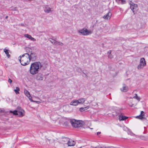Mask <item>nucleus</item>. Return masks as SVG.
<instances>
[{"label":"nucleus","instance_id":"nucleus-2","mask_svg":"<svg viewBox=\"0 0 148 148\" xmlns=\"http://www.w3.org/2000/svg\"><path fill=\"white\" fill-rule=\"evenodd\" d=\"M29 54L28 53H24L22 56H20L18 57L19 60L22 65L26 66L29 64L30 62Z\"/></svg>","mask_w":148,"mask_h":148},{"label":"nucleus","instance_id":"nucleus-35","mask_svg":"<svg viewBox=\"0 0 148 148\" xmlns=\"http://www.w3.org/2000/svg\"><path fill=\"white\" fill-rule=\"evenodd\" d=\"M92 148H103V147H100L99 146H97V147H92Z\"/></svg>","mask_w":148,"mask_h":148},{"label":"nucleus","instance_id":"nucleus-42","mask_svg":"<svg viewBox=\"0 0 148 148\" xmlns=\"http://www.w3.org/2000/svg\"><path fill=\"white\" fill-rule=\"evenodd\" d=\"M2 112V110H0V112L1 113Z\"/></svg>","mask_w":148,"mask_h":148},{"label":"nucleus","instance_id":"nucleus-20","mask_svg":"<svg viewBox=\"0 0 148 148\" xmlns=\"http://www.w3.org/2000/svg\"><path fill=\"white\" fill-rule=\"evenodd\" d=\"M135 96L133 97H130L131 98H134L135 99H136L138 101H139L140 100V98L139 97H138L137 95V94H135Z\"/></svg>","mask_w":148,"mask_h":148},{"label":"nucleus","instance_id":"nucleus-5","mask_svg":"<svg viewBox=\"0 0 148 148\" xmlns=\"http://www.w3.org/2000/svg\"><path fill=\"white\" fill-rule=\"evenodd\" d=\"M130 8L131 10L133 11L135 14L134 11L138 9V6L137 4H135L134 3L132 2V1H130Z\"/></svg>","mask_w":148,"mask_h":148},{"label":"nucleus","instance_id":"nucleus-17","mask_svg":"<svg viewBox=\"0 0 148 148\" xmlns=\"http://www.w3.org/2000/svg\"><path fill=\"white\" fill-rule=\"evenodd\" d=\"M36 79L38 80H43V77L41 74H38L37 75Z\"/></svg>","mask_w":148,"mask_h":148},{"label":"nucleus","instance_id":"nucleus-25","mask_svg":"<svg viewBox=\"0 0 148 148\" xmlns=\"http://www.w3.org/2000/svg\"><path fill=\"white\" fill-rule=\"evenodd\" d=\"M146 63L145 59L144 58H141L140 59V63L143 64Z\"/></svg>","mask_w":148,"mask_h":148},{"label":"nucleus","instance_id":"nucleus-7","mask_svg":"<svg viewBox=\"0 0 148 148\" xmlns=\"http://www.w3.org/2000/svg\"><path fill=\"white\" fill-rule=\"evenodd\" d=\"M30 58V60L35 61L36 60V53H32L29 55Z\"/></svg>","mask_w":148,"mask_h":148},{"label":"nucleus","instance_id":"nucleus-36","mask_svg":"<svg viewBox=\"0 0 148 148\" xmlns=\"http://www.w3.org/2000/svg\"><path fill=\"white\" fill-rule=\"evenodd\" d=\"M119 4H120V2H121V0H115Z\"/></svg>","mask_w":148,"mask_h":148},{"label":"nucleus","instance_id":"nucleus-14","mask_svg":"<svg viewBox=\"0 0 148 148\" xmlns=\"http://www.w3.org/2000/svg\"><path fill=\"white\" fill-rule=\"evenodd\" d=\"M18 116L19 117H22L25 114V111L24 110H21V111L18 112Z\"/></svg>","mask_w":148,"mask_h":148},{"label":"nucleus","instance_id":"nucleus-11","mask_svg":"<svg viewBox=\"0 0 148 148\" xmlns=\"http://www.w3.org/2000/svg\"><path fill=\"white\" fill-rule=\"evenodd\" d=\"M112 15L111 13L110 12H108L106 15H104L103 16V18L105 19H110Z\"/></svg>","mask_w":148,"mask_h":148},{"label":"nucleus","instance_id":"nucleus-32","mask_svg":"<svg viewBox=\"0 0 148 148\" xmlns=\"http://www.w3.org/2000/svg\"><path fill=\"white\" fill-rule=\"evenodd\" d=\"M77 71L78 72H80L82 71V69L80 68H78L77 69Z\"/></svg>","mask_w":148,"mask_h":148},{"label":"nucleus","instance_id":"nucleus-13","mask_svg":"<svg viewBox=\"0 0 148 148\" xmlns=\"http://www.w3.org/2000/svg\"><path fill=\"white\" fill-rule=\"evenodd\" d=\"M25 37H26L29 39H30L32 40L35 41L36 40L35 39L32 37L31 35L28 34H25L24 35Z\"/></svg>","mask_w":148,"mask_h":148},{"label":"nucleus","instance_id":"nucleus-9","mask_svg":"<svg viewBox=\"0 0 148 148\" xmlns=\"http://www.w3.org/2000/svg\"><path fill=\"white\" fill-rule=\"evenodd\" d=\"M24 92L25 95L29 98V100L31 101H32V97L31 96V95L29 91L25 89L24 90Z\"/></svg>","mask_w":148,"mask_h":148},{"label":"nucleus","instance_id":"nucleus-22","mask_svg":"<svg viewBox=\"0 0 148 148\" xmlns=\"http://www.w3.org/2000/svg\"><path fill=\"white\" fill-rule=\"evenodd\" d=\"M89 108V107L88 106H87L86 107H84V108H80L79 110L81 112H82V111H85L86 110H87V109H88Z\"/></svg>","mask_w":148,"mask_h":148},{"label":"nucleus","instance_id":"nucleus-40","mask_svg":"<svg viewBox=\"0 0 148 148\" xmlns=\"http://www.w3.org/2000/svg\"><path fill=\"white\" fill-rule=\"evenodd\" d=\"M8 17V16H6L5 17V19H7Z\"/></svg>","mask_w":148,"mask_h":148},{"label":"nucleus","instance_id":"nucleus-34","mask_svg":"<svg viewBox=\"0 0 148 148\" xmlns=\"http://www.w3.org/2000/svg\"><path fill=\"white\" fill-rule=\"evenodd\" d=\"M18 25H21V26H25V24H24L23 23H21V24H19Z\"/></svg>","mask_w":148,"mask_h":148},{"label":"nucleus","instance_id":"nucleus-19","mask_svg":"<svg viewBox=\"0 0 148 148\" xmlns=\"http://www.w3.org/2000/svg\"><path fill=\"white\" fill-rule=\"evenodd\" d=\"M3 50L4 52L6 55L7 57L8 58H9L10 57V55L9 54V50H8V49H6V48L4 49Z\"/></svg>","mask_w":148,"mask_h":148},{"label":"nucleus","instance_id":"nucleus-33","mask_svg":"<svg viewBox=\"0 0 148 148\" xmlns=\"http://www.w3.org/2000/svg\"><path fill=\"white\" fill-rule=\"evenodd\" d=\"M8 81L9 83H10V84H11L12 82V80L10 78H9Z\"/></svg>","mask_w":148,"mask_h":148},{"label":"nucleus","instance_id":"nucleus-39","mask_svg":"<svg viewBox=\"0 0 148 148\" xmlns=\"http://www.w3.org/2000/svg\"><path fill=\"white\" fill-rule=\"evenodd\" d=\"M65 138H64V139L63 140L64 141V142L66 141V142H67V141L65 139Z\"/></svg>","mask_w":148,"mask_h":148},{"label":"nucleus","instance_id":"nucleus-37","mask_svg":"<svg viewBox=\"0 0 148 148\" xmlns=\"http://www.w3.org/2000/svg\"><path fill=\"white\" fill-rule=\"evenodd\" d=\"M101 132H97V135L99 134H101Z\"/></svg>","mask_w":148,"mask_h":148},{"label":"nucleus","instance_id":"nucleus-31","mask_svg":"<svg viewBox=\"0 0 148 148\" xmlns=\"http://www.w3.org/2000/svg\"><path fill=\"white\" fill-rule=\"evenodd\" d=\"M126 1L125 0H121L120 2V4H124L125 3Z\"/></svg>","mask_w":148,"mask_h":148},{"label":"nucleus","instance_id":"nucleus-10","mask_svg":"<svg viewBox=\"0 0 148 148\" xmlns=\"http://www.w3.org/2000/svg\"><path fill=\"white\" fill-rule=\"evenodd\" d=\"M119 117L120 121H125L128 118V117L124 116L122 114L119 115Z\"/></svg>","mask_w":148,"mask_h":148},{"label":"nucleus","instance_id":"nucleus-29","mask_svg":"<svg viewBox=\"0 0 148 148\" xmlns=\"http://www.w3.org/2000/svg\"><path fill=\"white\" fill-rule=\"evenodd\" d=\"M56 45H58L62 46L63 45V44L62 42H60L57 41Z\"/></svg>","mask_w":148,"mask_h":148},{"label":"nucleus","instance_id":"nucleus-18","mask_svg":"<svg viewBox=\"0 0 148 148\" xmlns=\"http://www.w3.org/2000/svg\"><path fill=\"white\" fill-rule=\"evenodd\" d=\"M146 65V63H145L143 64L140 63V64L138 65L137 67V68L138 69H140L144 66Z\"/></svg>","mask_w":148,"mask_h":148},{"label":"nucleus","instance_id":"nucleus-16","mask_svg":"<svg viewBox=\"0 0 148 148\" xmlns=\"http://www.w3.org/2000/svg\"><path fill=\"white\" fill-rule=\"evenodd\" d=\"M78 104V101L77 100H74L72 101L70 103V104L71 105L74 106H76Z\"/></svg>","mask_w":148,"mask_h":148},{"label":"nucleus","instance_id":"nucleus-28","mask_svg":"<svg viewBox=\"0 0 148 148\" xmlns=\"http://www.w3.org/2000/svg\"><path fill=\"white\" fill-rule=\"evenodd\" d=\"M128 134H130L132 136H135V135L132 132L130 131H128Z\"/></svg>","mask_w":148,"mask_h":148},{"label":"nucleus","instance_id":"nucleus-43","mask_svg":"<svg viewBox=\"0 0 148 148\" xmlns=\"http://www.w3.org/2000/svg\"><path fill=\"white\" fill-rule=\"evenodd\" d=\"M140 148H143V147H141Z\"/></svg>","mask_w":148,"mask_h":148},{"label":"nucleus","instance_id":"nucleus-30","mask_svg":"<svg viewBox=\"0 0 148 148\" xmlns=\"http://www.w3.org/2000/svg\"><path fill=\"white\" fill-rule=\"evenodd\" d=\"M17 110H16L17 111V112H19V111H21V110H23L21 107H17Z\"/></svg>","mask_w":148,"mask_h":148},{"label":"nucleus","instance_id":"nucleus-6","mask_svg":"<svg viewBox=\"0 0 148 148\" xmlns=\"http://www.w3.org/2000/svg\"><path fill=\"white\" fill-rule=\"evenodd\" d=\"M65 139L66 140L67 142V144L68 146H74L75 145V143L74 141L72 140H70L68 138H67Z\"/></svg>","mask_w":148,"mask_h":148},{"label":"nucleus","instance_id":"nucleus-26","mask_svg":"<svg viewBox=\"0 0 148 148\" xmlns=\"http://www.w3.org/2000/svg\"><path fill=\"white\" fill-rule=\"evenodd\" d=\"M108 53H109V55H108V57L110 58V59H112V58H113V57L112 56L111 54V51H109L108 52Z\"/></svg>","mask_w":148,"mask_h":148},{"label":"nucleus","instance_id":"nucleus-38","mask_svg":"<svg viewBox=\"0 0 148 148\" xmlns=\"http://www.w3.org/2000/svg\"><path fill=\"white\" fill-rule=\"evenodd\" d=\"M133 105H134V104H132L131 105H130L129 106H130V107H132V106H133Z\"/></svg>","mask_w":148,"mask_h":148},{"label":"nucleus","instance_id":"nucleus-21","mask_svg":"<svg viewBox=\"0 0 148 148\" xmlns=\"http://www.w3.org/2000/svg\"><path fill=\"white\" fill-rule=\"evenodd\" d=\"M77 100L78 101V103H82L85 102V100L84 98H81Z\"/></svg>","mask_w":148,"mask_h":148},{"label":"nucleus","instance_id":"nucleus-12","mask_svg":"<svg viewBox=\"0 0 148 148\" xmlns=\"http://www.w3.org/2000/svg\"><path fill=\"white\" fill-rule=\"evenodd\" d=\"M44 11L47 13H49L51 11V9L47 5H45L44 7Z\"/></svg>","mask_w":148,"mask_h":148},{"label":"nucleus","instance_id":"nucleus-1","mask_svg":"<svg viewBox=\"0 0 148 148\" xmlns=\"http://www.w3.org/2000/svg\"><path fill=\"white\" fill-rule=\"evenodd\" d=\"M41 67V64L39 62H35L31 64L29 70L30 73L32 75L38 73Z\"/></svg>","mask_w":148,"mask_h":148},{"label":"nucleus","instance_id":"nucleus-24","mask_svg":"<svg viewBox=\"0 0 148 148\" xmlns=\"http://www.w3.org/2000/svg\"><path fill=\"white\" fill-rule=\"evenodd\" d=\"M20 90L19 88L18 87H16V89L14 90V91L15 92L16 94H17L19 93V91Z\"/></svg>","mask_w":148,"mask_h":148},{"label":"nucleus","instance_id":"nucleus-4","mask_svg":"<svg viewBox=\"0 0 148 148\" xmlns=\"http://www.w3.org/2000/svg\"><path fill=\"white\" fill-rule=\"evenodd\" d=\"M79 33L84 35H88L89 34L92 33V32L91 30H88L86 29H83L79 30Z\"/></svg>","mask_w":148,"mask_h":148},{"label":"nucleus","instance_id":"nucleus-15","mask_svg":"<svg viewBox=\"0 0 148 148\" xmlns=\"http://www.w3.org/2000/svg\"><path fill=\"white\" fill-rule=\"evenodd\" d=\"M121 90L124 92H126L128 91V87L126 86L125 84H123V86L122 88L121 89Z\"/></svg>","mask_w":148,"mask_h":148},{"label":"nucleus","instance_id":"nucleus-27","mask_svg":"<svg viewBox=\"0 0 148 148\" xmlns=\"http://www.w3.org/2000/svg\"><path fill=\"white\" fill-rule=\"evenodd\" d=\"M50 41L52 43L56 45L57 42L56 41L52 39H51V40H50Z\"/></svg>","mask_w":148,"mask_h":148},{"label":"nucleus","instance_id":"nucleus-3","mask_svg":"<svg viewBox=\"0 0 148 148\" xmlns=\"http://www.w3.org/2000/svg\"><path fill=\"white\" fill-rule=\"evenodd\" d=\"M70 122L73 127L75 128H78L83 126V124L79 121L72 119L70 120Z\"/></svg>","mask_w":148,"mask_h":148},{"label":"nucleus","instance_id":"nucleus-23","mask_svg":"<svg viewBox=\"0 0 148 148\" xmlns=\"http://www.w3.org/2000/svg\"><path fill=\"white\" fill-rule=\"evenodd\" d=\"M10 113H13L14 115H16L18 114L17 111L16 110H15L14 111L10 110Z\"/></svg>","mask_w":148,"mask_h":148},{"label":"nucleus","instance_id":"nucleus-41","mask_svg":"<svg viewBox=\"0 0 148 148\" xmlns=\"http://www.w3.org/2000/svg\"><path fill=\"white\" fill-rule=\"evenodd\" d=\"M84 74L85 77H86V75L84 73H83Z\"/></svg>","mask_w":148,"mask_h":148},{"label":"nucleus","instance_id":"nucleus-8","mask_svg":"<svg viewBox=\"0 0 148 148\" xmlns=\"http://www.w3.org/2000/svg\"><path fill=\"white\" fill-rule=\"evenodd\" d=\"M144 112L143 111H141L140 114L138 116H137L136 117L142 120L145 118L144 117Z\"/></svg>","mask_w":148,"mask_h":148}]
</instances>
